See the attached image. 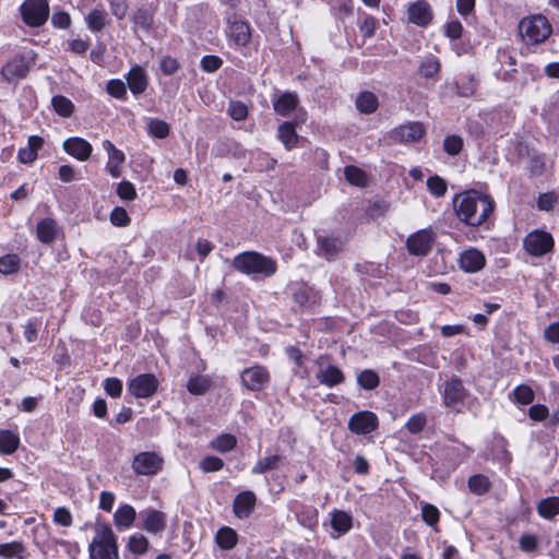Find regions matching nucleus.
I'll use <instances>...</instances> for the list:
<instances>
[{"instance_id":"f8f14e48","label":"nucleus","mask_w":559,"mask_h":559,"mask_svg":"<svg viewBox=\"0 0 559 559\" xmlns=\"http://www.w3.org/2000/svg\"><path fill=\"white\" fill-rule=\"evenodd\" d=\"M425 134L420 122H411L392 130L390 138L396 142H416Z\"/></svg>"},{"instance_id":"f3484780","label":"nucleus","mask_w":559,"mask_h":559,"mask_svg":"<svg viewBox=\"0 0 559 559\" xmlns=\"http://www.w3.org/2000/svg\"><path fill=\"white\" fill-rule=\"evenodd\" d=\"M255 495L252 491H242L234 500L233 509L238 519H247L255 506Z\"/></svg>"},{"instance_id":"603ef678","label":"nucleus","mask_w":559,"mask_h":559,"mask_svg":"<svg viewBox=\"0 0 559 559\" xmlns=\"http://www.w3.org/2000/svg\"><path fill=\"white\" fill-rule=\"evenodd\" d=\"M378 428V421H348V429L356 435H368Z\"/></svg>"},{"instance_id":"58836bf2","label":"nucleus","mask_w":559,"mask_h":559,"mask_svg":"<svg viewBox=\"0 0 559 559\" xmlns=\"http://www.w3.org/2000/svg\"><path fill=\"white\" fill-rule=\"evenodd\" d=\"M468 488L469 490L475 495H484L486 493L490 488V481L489 479L480 474L473 475L468 478Z\"/></svg>"},{"instance_id":"37998d69","label":"nucleus","mask_w":559,"mask_h":559,"mask_svg":"<svg viewBox=\"0 0 559 559\" xmlns=\"http://www.w3.org/2000/svg\"><path fill=\"white\" fill-rule=\"evenodd\" d=\"M282 457L280 455H270L260 460L252 468L253 474H262L280 466Z\"/></svg>"},{"instance_id":"1a4fd4ad","label":"nucleus","mask_w":559,"mask_h":559,"mask_svg":"<svg viewBox=\"0 0 559 559\" xmlns=\"http://www.w3.org/2000/svg\"><path fill=\"white\" fill-rule=\"evenodd\" d=\"M435 241V235L430 229H420L406 239V248L412 255L425 257L431 249Z\"/></svg>"},{"instance_id":"4d7b16f0","label":"nucleus","mask_w":559,"mask_h":559,"mask_svg":"<svg viewBox=\"0 0 559 559\" xmlns=\"http://www.w3.org/2000/svg\"><path fill=\"white\" fill-rule=\"evenodd\" d=\"M110 222L118 227H126L130 224V217L123 207L117 206L110 213Z\"/></svg>"},{"instance_id":"5fc2aeb1","label":"nucleus","mask_w":559,"mask_h":559,"mask_svg":"<svg viewBox=\"0 0 559 559\" xmlns=\"http://www.w3.org/2000/svg\"><path fill=\"white\" fill-rule=\"evenodd\" d=\"M528 170L534 177L542 176L546 170L545 157L537 154L532 155L528 163Z\"/></svg>"},{"instance_id":"a19ab883","label":"nucleus","mask_w":559,"mask_h":559,"mask_svg":"<svg viewBox=\"0 0 559 559\" xmlns=\"http://www.w3.org/2000/svg\"><path fill=\"white\" fill-rule=\"evenodd\" d=\"M344 176L349 183L357 187H365L367 185L366 174L356 166H346Z\"/></svg>"},{"instance_id":"864d4df0","label":"nucleus","mask_w":559,"mask_h":559,"mask_svg":"<svg viewBox=\"0 0 559 559\" xmlns=\"http://www.w3.org/2000/svg\"><path fill=\"white\" fill-rule=\"evenodd\" d=\"M421 516L427 525L435 526L439 522L440 512L435 506L425 503L421 507Z\"/></svg>"},{"instance_id":"6ab92c4d","label":"nucleus","mask_w":559,"mask_h":559,"mask_svg":"<svg viewBox=\"0 0 559 559\" xmlns=\"http://www.w3.org/2000/svg\"><path fill=\"white\" fill-rule=\"evenodd\" d=\"M317 379L321 384L326 386H334L341 384L345 380L343 371L334 365L324 366L320 364L317 372Z\"/></svg>"},{"instance_id":"473e14b6","label":"nucleus","mask_w":559,"mask_h":559,"mask_svg":"<svg viewBox=\"0 0 559 559\" xmlns=\"http://www.w3.org/2000/svg\"><path fill=\"white\" fill-rule=\"evenodd\" d=\"M87 27L92 32L102 31L107 23V13L104 9H93L85 17Z\"/></svg>"},{"instance_id":"0e129e2a","label":"nucleus","mask_w":559,"mask_h":559,"mask_svg":"<svg viewBox=\"0 0 559 559\" xmlns=\"http://www.w3.org/2000/svg\"><path fill=\"white\" fill-rule=\"evenodd\" d=\"M440 70V63L437 59H428L420 64L419 72L424 78H432Z\"/></svg>"},{"instance_id":"cd10ccee","label":"nucleus","mask_w":559,"mask_h":559,"mask_svg":"<svg viewBox=\"0 0 559 559\" xmlns=\"http://www.w3.org/2000/svg\"><path fill=\"white\" fill-rule=\"evenodd\" d=\"M37 238L44 243H51L57 236V224L51 218H44L37 223Z\"/></svg>"},{"instance_id":"aec40b11","label":"nucleus","mask_w":559,"mask_h":559,"mask_svg":"<svg viewBox=\"0 0 559 559\" xmlns=\"http://www.w3.org/2000/svg\"><path fill=\"white\" fill-rule=\"evenodd\" d=\"M28 72L27 62L23 57L9 61L1 70L4 80L11 82L26 76Z\"/></svg>"},{"instance_id":"e2e57ef3","label":"nucleus","mask_w":559,"mask_h":559,"mask_svg":"<svg viewBox=\"0 0 559 559\" xmlns=\"http://www.w3.org/2000/svg\"><path fill=\"white\" fill-rule=\"evenodd\" d=\"M222 64L223 60L217 56L209 55L204 56L201 59V68L203 71L207 73H213L217 71L222 67Z\"/></svg>"},{"instance_id":"774afa93","label":"nucleus","mask_w":559,"mask_h":559,"mask_svg":"<svg viewBox=\"0 0 559 559\" xmlns=\"http://www.w3.org/2000/svg\"><path fill=\"white\" fill-rule=\"evenodd\" d=\"M53 521L64 527H69L72 524V515L67 508H58L53 513Z\"/></svg>"},{"instance_id":"b1692460","label":"nucleus","mask_w":559,"mask_h":559,"mask_svg":"<svg viewBox=\"0 0 559 559\" xmlns=\"http://www.w3.org/2000/svg\"><path fill=\"white\" fill-rule=\"evenodd\" d=\"M136 519L135 509L128 504H121L114 513V523L119 531L131 527Z\"/></svg>"},{"instance_id":"393cba45","label":"nucleus","mask_w":559,"mask_h":559,"mask_svg":"<svg viewBox=\"0 0 559 559\" xmlns=\"http://www.w3.org/2000/svg\"><path fill=\"white\" fill-rule=\"evenodd\" d=\"M214 539L219 549L229 551L237 546L238 534L234 528L223 526L216 532Z\"/></svg>"},{"instance_id":"c756f323","label":"nucleus","mask_w":559,"mask_h":559,"mask_svg":"<svg viewBox=\"0 0 559 559\" xmlns=\"http://www.w3.org/2000/svg\"><path fill=\"white\" fill-rule=\"evenodd\" d=\"M356 108L366 115L373 114L379 106L378 97L371 92H361L356 98Z\"/></svg>"},{"instance_id":"052dcab7","label":"nucleus","mask_w":559,"mask_h":559,"mask_svg":"<svg viewBox=\"0 0 559 559\" xmlns=\"http://www.w3.org/2000/svg\"><path fill=\"white\" fill-rule=\"evenodd\" d=\"M117 194L124 201H132L136 198V191L130 181H121L117 187Z\"/></svg>"},{"instance_id":"13d9d810","label":"nucleus","mask_w":559,"mask_h":559,"mask_svg":"<svg viewBox=\"0 0 559 559\" xmlns=\"http://www.w3.org/2000/svg\"><path fill=\"white\" fill-rule=\"evenodd\" d=\"M286 354L288 358L296 365L295 373L300 376L306 374V370L301 372L304 360V354L301 353V350L298 347L289 346L286 348Z\"/></svg>"},{"instance_id":"ea45409f","label":"nucleus","mask_w":559,"mask_h":559,"mask_svg":"<svg viewBox=\"0 0 559 559\" xmlns=\"http://www.w3.org/2000/svg\"><path fill=\"white\" fill-rule=\"evenodd\" d=\"M477 80L473 76H465L456 82V94L461 97H471L474 95L477 87Z\"/></svg>"},{"instance_id":"c9c22d12","label":"nucleus","mask_w":559,"mask_h":559,"mask_svg":"<svg viewBox=\"0 0 559 559\" xmlns=\"http://www.w3.org/2000/svg\"><path fill=\"white\" fill-rule=\"evenodd\" d=\"M169 124L162 119L151 118L147 121V132L154 138L165 139L169 135Z\"/></svg>"},{"instance_id":"423d86ee","label":"nucleus","mask_w":559,"mask_h":559,"mask_svg":"<svg viewBox=\"0 0 559 559\" xmlns=\"http://www.w3.org/2000/svg\"><path fill=\"white\" fill-rule=\"evenodd\" d=\"M159 382L153 373H141L128 381L127 391L136 399H147L155 394Z\"/></svg>"},{"instance_id":"2f4dec72","label":"nucleus","mask_w":559,"mask_h":559,"mask_svg":"<svg viewBox=\"0 0 559 559\" xmlns=\"http://www.w3.org/2000/svg\"><path fill=\"white\" fill-rule=\"evenodd\" d=\"M20 445V437L10 431H0V453L4 455L13 454Z\"/></svg>"},{"instance_id":"bf43d9fd","label":"nucleus","mask_w":559,"mask_h":559,"mask_svg":"<svg viewBox=\"0 0 559 559\" xmlns=\"http://www.w3.org/2000/svg\"><path fill=\"white\" fill-rule=\"evenodd\" d=\"M104 390L111 397H119L122 392V382L115 377L107 378L104 381Z\"/></svg>"},{"instance_id":"49530a36","label":"nucleus","mask_w":559,"mask_h":559,"mask_svg":"<svg viewBox=\"0 0 559 559\" xmlns=\"http://www.w3.org/2000/svg\"><path fill=\"white\" fill-rule=\"evenodd\" d=\"M427 188L429 192L436 198L443 197L448 190L445 180L438 175L428 178Z\"/></svg>"},{"instance_id":"338daca9","label":"nucleus","mask_w":559,"mask_h":559,"mask_svg":"<svg viewBox=\"0 0 559 559\" xmlns=\"http://www.w3.org/2000/svg\"><path fill=\"white\" fill-rule=\"evenodd\" d=\"M128 9L127 0H110V11L118 20L127 16Z\"/></svg>"},{"instance_id":"69168bd1","label":"nucleus","mask_w":559,"mask_h":559,"mask_svg":"<svg viewBox=\"0 0 559 559\" xmlns=\"http://www.w3.org/2000/svg\"><path fill=\"white\" fill-rule=\"evenodd\" d=\"M519 545L522 551L532 552L538 546V538L533 534H524L521 536Z\"/></svg>"},{"instance_id":"e433bc0d","label":"nucleus","mask_w":559,"mask_h":559,"mask_svg":"<svg viewBox=\"0 0 559 559\" xmlns=\"http://www.w3.org/2000/svg\"><path fill=\"white\" fill-rule=\"evenodd\" d=\"M357 382L364 390H373L379 385L380 379L376 371L365 369L358 373Z\"/></svg>"},{"instance_id":"f257e3e1","label":"nucleus","mask_w":559,"mask_h":559,"mask_svg":"<svg viewBox=\"0 0 559 559\" xmlns=\"http://www.w3.org/2000/svg\"><path fill=\"white\" fill-rule=\"evenodd\" d=\"M453 209L461 222L478 227L492 214L495 202L490 195L469 190L454 197Z\"/></svg>"},{"instance_id":"20e7f679","label":"nucleus","mask_w":559,"mask_h":559,"mask_svg":"<svg viewBox=\"0 0 559 559\" xmlns=\"http://www.w3.org/2000/svg\"><path fill=\"white\" fill-rule=\"evenodd\" d=\"M518 29L523 41L531 45L545 41L552 32V27L548 19L542 14L522 19L519 23Z\"/></svg>"},{"instance_id":"6e6d98bb","label":"nucleus","mask_w":559,"mask_h":559,"mask_svg":"<svg viewBox=\"0 0 559 559\" xmlns=\"http://www.w3.org/2000/svg\"><path fill=\"white\" fill-rule=\"evenodd\" d=\"M103 148L107 152L109 160L108 163H117L122 164L124 162V153L117 148L114 143H111L109 140H105L103 142Z\"/></svg>"},{"instance_id":"0eeeda50","label":"nucleus","mask_w":559,"mask_h":559,"mask_svg":"<svg viewBox=\"0 0 559 559\" xmlns=\"http://www.w3.org/2000/svg\"><path fill=\"white\" fill-rule=\"evenodd\" d=\"M524 248L531 255L542 257L552 250V236L544 230H534L524 238Z\"/></svg>"},{"instance_id":"6e6552de","label":"nucleus","mask_w":559,"mask_h":559,"mask_svg":"<svg viewBox=\"0 0 559 559\" xmlns=\"http://www.w3.org/2000/svg\"><path fill=\"white\" fill-rule=\"evenodd\" d=\"M163 464L164 459L156 452H141L134 456L132 468L138 475L152 476L163 468Z\"/></svg>"},{"instance_id":"7c9ffc66","label":"nucleus","mask_w":559,"mask_h":559,"mask_svg":"<svg viewBox=\"0 0 559 559\" xmlns=\"http://www.w3.org/2000/svg\"><path fill=\"white\" fill-rule=\"evenodd\" d=\"M537 513L540 518L551 520L559 514V497L545 498L537 504Z\"/></svg>"},{"instance_id":"09e8293b","label":"nucleus","mask_w":559,"mask_h":559,"mask_svg":"<svg viewBox=\"0 0 559 559\" xmlns=\"http://www.w3.org/2000/svg\"><path fill=\"white\" fill-rule=\"evenodd\" d=\"M106 91L110 96L117 99L127 98V86L124 82L119 79L109 80L107 82Z\"/></svg>"},{"instance_id":"a211bd4d","label":"nucleus","mask_w":559,"mask_h":559,"mask_svg":"<svg viewBox=\"0 0 559 559\" xmlns=\"http://www.w3.org/2000/svg\"><path fill=\"white\" fill-rule=\"evenodd\" d=\"M408 19L418 26H426L432 20V12L428 2L419 0L408 8Z\"/></svg>"},{"instance_id":"680f3d73","label":"nucleus","mask_w":559,"mask_h":559,"mask_svg":"<svg viewBox=\"0 0 559 559\" xmlns=\"http://www.w3.org/2000/svg\"><path fill=\"white\" fill-rule=\"evenodd\" d=\"M223 466L224 461L217 456H205L200 463V467L205 473L221 471Z\"/></svg>"},{"instance_id":"7ed1b4c3","label":"nucleus","mask_w":559,"mask_h":559,"mask_svg":"<svg viewBox=\"0 0 559 559\" xmlns=\"http://www.w3.org/2000/svg\"><path fill=\"white\" fill-rule=\"evenodd\" d=\"M96 536L88 546L90 559H119L117 537L109 525L96 526Z\"/></svg>"},{"instance_id":"a878e982","label":"nucleus","mask_w":559,"mask_h":559,"mask_svg":"<svg viewBox=\"0 0 559 559\" xmlns=\"http://www.w3.org/2000/svg\"><path fill=\"white\" fill-rule=\"evenodd\" d=\"M277 135L286 150L290 151L298 144L299 136L293 122L285 121L280 124Z\"/></svg>"},{"instance_id":"dca6fc26","label":"nucleus","mask_w":559,"mask_h":559,"mask_svg":"<svg viewBox=\"0 0 559 559\" xmlns=\"http://www.w3.org/2000/svg\"><path fill=\"white\" fill-rule=\"evenodd\" d=\"M63 150L76 159L84 162L92 155V145L82 138H69L63 142Z\"/></svg>"},{"instance_id":"c85d7f7f","label":"nucleus","mask_w":559,"mask_h":559,"mask_svg":"<svg viewBox=\"0 0 559 559\" xmlns=\"http://www.w3.org/2000/svg\"><path fill=\"white\" fill-rule=\"evenodd\" d=\"M0 557L4 559H26L25 545L21 540L0 544Z\"/></svg>"},{"instance_id":"3c124183","label":"nucleus","mask_w":559,"mask_h":559,"mask_svg":"<svg viewBox=\"0 0 559 559\" xmlns=\"http://www.w3.org/2000/svg\"><path fill=\"white\" fill-rule=\"evenodd\" d=\"M515 402L528 405L534 401V392L531 386L526 384L518 385L513 391Z\"/></svg>"},{"instance_id":"f03ea898","label":"nucleus","mask_w":559,"mask_h":559,"mask_svg":"<svg viewBox=\"0 0 559 559\" xmlns=\"http://www.w3.org/2000/svg\"><path fill=\"white\" fill-rule=\"evenodd\" d=\"M231 265L236 271L246 275L269 277L277 271V264L273 259L257 251H245L237 254Z\"/></svg>"},{"instance_id":"39448f33","label":"nucleus","mask_w":559,"mask_h":559,"mask_svg":"<svg viewBox=\"0 0 559 559\" xmlns=\"http://www.w3.org/2000/svg\"><path fill=\"white\" fill-rule=\"evenodd\" d=\"M20 11L23 22L31 27H40L49 17L47 0H25Z\"/></svg>"},{"instance_id":"c03bdc74","label":"nucleus","mask_w":559,"mask_h":559,"mask_svg":"<svg viewBox=\"0 0 559 559\" xmlns=\"http://www.w3.org/2000/svg\"><path fill=\"white\" fill-rule=\"evenodd\" d=\"M21 260L16 254H5L0 258V273L9 275L19 271Z\"/></svg>"},{"instance_id":"9b49d317","label":"nucleus","mask_w":559,"mask_h":559,"mask_svg":"<svg viewBox=\"0 0 559 559\" xmlns=\"http://www.w3.org/2000/svg\"><path fill=\"white\" fill-rule=\"evenodd\" d=\"M142 520V528L150 534H160L165 531L167 525V515L156 509L147 508L140 512Z\"/></svg>"},{"instance_id":"8fccbe9b","label":"nucleus","mask_w":559,"mask_h":559,"mask_svg":"<svg viewBox=\"0 0 559 559\" xmlns=\"http://www.w3.org/2000/svg\"><path fill=\"white\" fill-rule=\"evenodd\" d=\"M463 148V139L460 135H448L443 140V150L451 156L460 154Z\"/></svg>"},{"instance_id":"9d476101","label":"nucleus","mask_w":559,"mask_h":559,"mask_svg":"<svg viewBox=\"0 0 559 559\" xmlns=\"http://www.w3.org/2000/svg\"><path fill=\"white\" fill-rule=\"evenodd\" d=\"M270 381V373L263 366H252L241 372V382L250 391H260Z\"/></svg>"},{"instance_id":"de8ad7c7","label":"nucleus","mask_w":559,"mask_h":559,"mask_svg":"<svg viewBox=\"0 0 559 559\" xmlns=\"http://www.w3.org/2000/svg\"><path fill=\"white\" fill-rule=\"evenodd\" d=\"M227 112L234 120L243 121L248 117V107L240 100H230Z\"/></svg>"},{"instance_id":"5701e85b","label":"nucleus","mask_w":559,"mask_h":559,"mask_svg":"<svg viewBox=\"0 0 559 559\" xmlns=\"http://www.w3.org/2000/svg\"><path fill=\"white\" fill-rule=\"evenodd\" d=\"M319 254L331 260L335 258L343 249V241L341 238L318 236L317 238Z\"/></svg>"},{"instance_id":"4468645a","label":"nucleus","mask_w":559,"mask_h":559,"mask_svg":"<svg viewBox=\"0 0 559 559\" xmlns=\"http://www.w3.org/2000/svg\"><path fill=\"white\" fill-rule=\"evenodd\" d=\"M226 33L229 39L238 47H246L251 39L250 25L241 20L229 22Z\"/></svg>"},{"instance_id":"4c0bfd02","label":"nucleus","mask_w":559,"mask_h":559,"mask_svg":"<svg viewBox=\"0 0 559 559\" xmlns=\"http://www.w3.org/2000/svg\"><path fill=\"white\" fill-rule=\"evenodd\" d=\"M211 381L206 377L197 376L189 379L187 389L191 394L201 395L209 391Z\"/></svg>"},{"instance_id":"bb28decb","label":"nucleus","mask_w":559,"mask_h":559,"mask_svg":"<svg viewBox=\"0 0 559 559\" xmlns=\"http://www.w3.org/2000/svg\"><path fill=\"white\" fill-rule=\"evenodd\" d=\"M331 526L338 535H344L353 526V518L345 511L334 510L331 512Z\"/></svg>"},{"instance_id":"2eb2a0df","label":"nucleus","mask_w":559,"mask_h":559,"mask_svg":"<svg viewBox=\"0 0 559 559\" xmlns=\"http://www.w3.org/2000/svg\"><path fill=\"white\" fill-rule=\"evenodd\" d=\"M128 87L135 96L143 94L148 86L146 72L139 64H134L126 75Z\"/></svg>"},{"instance_id":"72a5a7b5","label":"nucleus","mask_w":559,"mask_h":559,"mask_svg":"<svg viewBox=\"0 0 559 559\" xmlns=\"http://www.w3.org/2000/svg\"><path fill=\"white\" fill-rule=\"evenodd\" d=\"M148 547L150 542L143 534H133L128 539L127 548L133 555L142 556L148 550Z\"/></svg>"},{"instance_id":"ddd939ff","label":"nucleus","mask_w":559,"mask_h":559,"mask_svg":"<svg viewBox=\"0 0 559 559\" xmlns=\"http://www.w3.org/2000/svg\"><path fill=\"white\" fill-rule=\"evenodd\" d=\"M460 267L467 273H476L486 265V258L481 251L471 248L461 253L459 259Z\"/></svg>"},{"instance_id":"412c9836","label":"nucleus","mask_w":559,"mask_h":559,"mask_svg":"<svg viewBox=\"0 0 559 559\" xmlns=\"http://www.w3.org/2000/svg\"><path fill=\"white\" fill-rule=\"evenodd\" d=\"M464 396L465 389L461 379L454 377L453 379L447 381L444 388V403L447 406L455 407L463 401Z\"/></svg>"},{"instance_id":"79ce46f5","label":"nucleus","mask_w":559,"mask_h":559,"mask_svg":"<svg viewBox=\"0 0 559 559\" xmlns=\"http://www.w3.org/2000/svg\"><path fill=\"white\" fill-rule=\"evenodd\" d=\"M237 440L233 435H221L211 442V447L222 453L228 452L236 447Z\"/></svg>"},{"instance_id":"a18cd8bd","label":"nucleus","mask_w":559,"mask_h":559,"mask_svg":"<svg viewBox=\"0 0 559 559\" xmlns=\"http://www.w3.org/2000/svg\"><path fill=\"white\" fill-rule=\"evenodd\" d=\"M132 21L134 28L139 26L147 32L153 24V14L148 10L140 8L134 12Z\"/></svg>"},{"instance_id":"f704fd0d","label":"nucleus","mask_w":559,"mask_h":559,"mask_svg":"<svg viewBox=\"0 0 559 559\" xmlns=\"http://www.w3.org/2000/svg\"><path fill=\"white\" fill-rule=\"evenodd\" d=\"M51 105H52L55 111L59 116L64 117V118L72 116V114L74 111L73 103L69 98H67L66 96H62V95L53 96L51 99Z\"/></svg>"},{"instance_id":"4be33fe9","label":"nucleus","mask_w":559,"mask_h":559,"mask_svg":"<svg viewBox=\"0 0 559 559\" xmlns=\"http://www.w3.org/2000/svg\"><path fill=\"white\" fill-rule=\"evenodd\" d=\"M298 104L299 98L296 93L285 92L273 100V109L277 115L287 117L297 108Z\"/></svg>"}]
</instances>
